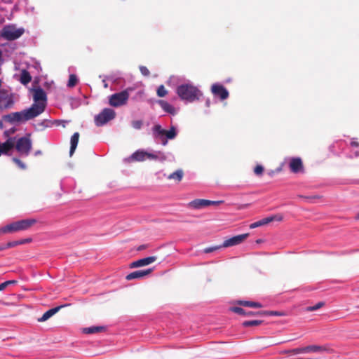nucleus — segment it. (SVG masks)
Masks as SVG:
<instances>
[{
    "label": "nucleus",
    "mask_w": 359,
    "mask_h": 359,
    "mask_svg": "<svg viewBox=\"0 0 359 359\" xmlns=\"http://www.w3.org/2000/svg\"><path fill=\"white\" fill-rule=\"evenodd\" d=\"M106 330H107V328L104 326H92V327L83 328V332L85 334H91L105 332Z\"/></svg>",
    "instance_id": "nucleus-22"
},
{
    "label": "nucleus",
    "mask_w": 359,
    "mask_h": 359,
    "mask_svg": "<svg viewBox=\"0 0 359 359\" xmlns=\"http://www.w3.org/2000/svg\"><path fill=\"white\" fill-rule=\"evenodd\" d=\"M13 161L22 170L26 169V165L20 159L13 158Z\"/></svg>",
    "instance_id": "nucleus-36"
},
{
    "label": "nucleus",
    "mask_w": 359,
    "mask_h": 359,
    "mask_svg": "<svg viewBox=\"0 0 359 359\" xmlns=\"http://www.w3.org/2000/svg\"><path fill=\"white\" fill-rule=\"evenodd\" d=\"M4 250H5L4 244L0 245V251Z\"/></svg>",
    "instance_id": "nucleus-51"
},
{
    "label": "nucleus",
    "mask_w": 359,
    "mask_h": 359,
    "mask_svg": "<svg viewBox=\"0 0 359 359\" xmlns=\"http://www.w3.org/2000/svg\"><path fill=\"white\" fill-rule=\"evenodd\" d=\"M3 121H4L3 120V118L1 120H0V129H3L4 128V123H3Z\"/></svg>",
    "instance_id": "nucleus-49"
},
{
    "label": "nucleus",
    "mask_w": 359,
    "mask_h": 359,
    "mask_svg": "<svg viewBox=\"0 0 359 359\" xmlns=\"http://www.w3.org/2000/svg\"><path fill=\"white\" fill-rule=\"evenodd\" d=\"M264 172V167L261 165H257L254 168V172L256 175L260 176L263 174Z\"/></svg>",
    "instance_id": "nucleus-37"
},
{
    "label": "nucleus",
    "mask_w": 359,
    "mask_h": 359,
    "mask_svg": "<svg viewBox=\"0 0 359 359\" xmlns=\"http://www.w3.org/2000/svg\"><path fill=\"white\" fill-rule=\"evenodd\" d=\"M39 116V113L34 107L24 109L21 111L12 112L11 114L4 115L2 118L4 121L14 123L15 122H22L32 119Z\"/></svg>",
    "instance_id": "nucleus-1"
},
{
    "label": "nucleus",
    "mask_w": 359,
    "mask_h": 359,
    "mask_svg": "<svg viewBox=\"0 0 359 359\" xmlns=\"http://www.w3.org/2000/svg\"><path fill=\"white\" fill-rule=\"evenodd\" d=\"M60 122V121H56V123L57 125H59V123Z\"/></svg>",
    "instance_id": "nucleus-55"
},
{
    "label": "nucleus",
    "mask_w": 359,
    "mask_h": 359,
    "mask_svg": "<svg viewBox=\"0 0 359 359\" xmlns=\"http://www.w3.org/2000/svg\"><path fill=\"white\" fill-rule=\"evenodd\" d=\"M298 197L301 198L309 199V200L316 199V198H320V196H317V195H314V196H302V195H299Z\"/></svg>",
    "instance_id": "nucleus-43"
},
{
    "label": "nucleus",
    "mask_w": 359,
    "mask_h": 359,
    "mask_svg": "<svg viewBox=\"0 0 359 359\" xmlns=\"http://www.w3.org/2000/svg\"><path fill=\"white\" fill-rule=\"evenodd\" d=\"M221 248H222V245L206 248L204 249V252L205 253H210L217 250L220 249Z\"/></svg>",
    "instance_id": "nucleus-40"
},
{
    "label": "nucleus",
    "mask_w": 359,
    "mask_h": 359,
    "mask_svg": "<svg viewBox=\"0 0 359 359\" xmlns=\"http://www.w3.org/2000/svg\"><path fill=\"white\" fill-rule=\"evenodd\" d=\"M0 231L4 232L5 233H8L17 232V231H19V230H18L17 224L15 222L11 223V224L1 228Z\"/></svg>",
    "instance_id": "nucleus-23"
},
{
    "label": "nucleus",
    "mask_w": 359,
    "mask_h": 359,
    "mask_svg": "<svg viewBox=\"0 0 359 359\" xmlns=\"http://www.w3.org/2000/svg\"><path fill=\"white\" fill-rule=\"evenodd\" d=\"M31 80L32 76H30L29 73L26 70H23L20 75V82L22 84L26 85L29 83L31 81Z\"/></svg>",
    "instance_id": "nucleus-28"
},
{
    "label": "nucleus",
    "mask_w": 359,
    "mask_h": 359,
    "mask_svg": "<svg viewBox=\"0 0 359 359\" xmlns=\"http://www.w3.org/2000/svg\"><path fill=\"white\" fill-rule=\"evenodd\" d=\"M324 305H325V302H320L314 306L306 307L305 310H306V311H316V310L322 308L323 306H324Z\"/></svg>",
    "instance_id": "nucleus-32"
},
{
    "label": "nucleus",
    "mask_w": 359,
    "mask_h": 359,
    "mask_svg": "<svg viewBox=\"0 0 359 359\" xmlns=\"http://www.w3.org/2000/svg\"><path fill=\"white\" fill-rule=\"evenodd\" d=\"M143 125V122L141 120H135L132 121V126L135 129H140Z\"/></svg>",
    "instance_id": "nucleus-38"
},
{
    "label": "nucleus",
    "mask_w": 359,
    "mask_h": 359,
    "mask_svg": "<svg viewBox=\"0 0 359 359\" xmlns=\"http://www.w3.org/2000/svg\"><path fill=\"white\" fill-rule=\"evenodd\" d=\"M356 218H357L358 219H359V212L358 213V215H357V216H356Z\"/></svg>",
    "instance_id": "nucleus-54"
},
{
    "label": "nucleus",
    "mask_w": 359,
    "mask_h": 359,
    "mask_svg": "<svg viewBox=\"0 0 359 359\" xmlns=\"http://www.w3.org/2000/svg\"><path fill=\"white\" fill-rule=\"evenodd\" d=\"M283 219V217L282 215H273V216H271V217H266V218H263L257 222H255L254 223H252L250 225V229H255V228H257V227H259V226H264V225H266L271 222H273V221H278V222H280L282 221Z\"/></svg>",
    "instance_id": "nucleus-13"
},
{
    "label": "nucleus",
    "mask_w": 359,
    "mask_h": 359,
    "mask_svg": "<svg viewBox=\"0 0 359 359\" xmlns=\"http://www.w3.org/2000/svg\"><path fill=\"white\" fill-rule=\"evenodd\" d=\"M183 175H184V172H183L182 170L180 169V170H177L175 171L174 172L170 174L168 176V179L173 180L177 182H180L182 180Z\"/></svg>",
    "instance_id": "nucleus-25"
},
{
    "label": "nucleus",
    "mask_w": 359,
    "mask_h": 359,
    "mask_svg": "<svg viewBox=\"0 0 359 359\" xmlns=\"http://www.w3.org/2000/svg\"><path fill=\"white\" fill-rule=\"evenodd\" d=\"M129 98V93L127 90L114 93L109 97V104L112 107H120L126 104Z\"/></svg>",
    "instance_id": "nucleus-7"
},
{
    "label": "nucleus",
    "mask_w": 359,
    "mask_h": 359,
    "mask_svg": "<svg viewBox=\"0 0 359 359\" xmlns=\"http://www.w3.org/2000/svg\"><path fill=\"white\" fill-rule=\"evenodd\" d=\"M153 132L156 136H164L165 130L160 125H155L153 128Z\"/></svg>",
    "instance_id": "nucleus-31"
},
{
    "label": "nucleus",
    "mask_w": 359,
    "mask_h": 359,
    "mask_svg": "<svg viewBox=\"0 0 359 359\" xmlns=\"http://www.w3.org/2000/svg\"><path fill=\"white\" fill-rule=\"evenodd\" d=\"M15 222L20 231L29 229L30 227H32L37 222V220L33 218H30L19 220Z\"/></svg>",
    "instance_id": "nucleus-17"
},
{
    "label": "nucleus",
    "mask_w": 359,
    "mask_h": 359,
    "mask_svg": "<svg viewBox=\"0 0 359 359\" xmlns=\"http://www.w3.org/2000/svg\"><path fill=\"white\" fill-rule=\"evenodd\" d=\"M116 113L112 109L105 108L95 117V123L97 126H102L114 119Z\"/></svg>",
    "instance_id": "nucleus-6"
},
{
    "label": "nucleus",
    "mask_w": 359,
    "mask_h": 359,
    "mask_svg": "<svg viewBox=\"0 0 359 359\" xmlns=\"http://www.w3.org/2000/svg\"><path fill=\"white\" fill-rule=\"evenodd\" d=\"M177 94L183 100L192 102L199 100L201 96V91L194 86L191 84H182L177 87Z\"/></svg>",
    "instance_id": "nucleus-2"
},
{
    "label": "nucleus",
    "mask_w": 359,
    "mask_h": 359,
    "mask_svg": "<svg viewBox=\"0 0 359 359\" xmlns=\"http://www.w3.org/2000/svg\"><path fill=\"white\" fill-rule=\"evenodd\" d=\"M248 236L249 233H243L227 238L223 242L222 247L229 248L237 245L243 243Z\"/></svg>",
    "instance_id": "nucleus-11"
},
{
    "label": "nucleus",
    "mask_w": 359,
    "mask_h": 359,
    "mask_svg": "<svg viewBox=\"0 0 359 359\" xmlns=\"http://www.w3.org/2000/svg\"><path fill=\"white\" fill-rule=\"evenodd\" d=\"M62 306H57L46 311L41 318H38V322L46 321L50 317L57 313Z\"/></svg>",
    "instance_id": "nucleus-20"
},
{
    "label": "nucleus",
    "mask_w": 359,
    "mask_h": 359,
    "mask_svg": "<svg viewBox=\"0 0 359 359\" xmlns=\"http://www.w3.org/2000/svg\"><path fill=\"white\" fill-rule=\"evenodd\" d=\"M152 271L151 269H147V270H139L133 271L129 274H128L126 277V279L127 280H131L133 279H140L143 277L150 274Z\"/></svg>",
    "instance_id": "nucleus-18"
},
{
    "label": "nucleus",
    "mask_w": 359,
    "mask_h": 359,
    "mask_svg": "<svg viewBox=\"0 0 359 359\" xmlns=\"http://www.w3.org/2000/svg\"><path fill=\"white\" fill-rule=\"evenodd\" d=\"M290 170L294 173H297L303 170V163L300 158H292L289 163Z\"/></svg>",
    "instance_id": "nucleus-16"
},
{
    "label": "nucleus",
    "mask_w": 359,
    "mask_h": 359,
    "mask_svg": "<svg viewBox=\"0 0 359 359\" xmlns=\"http://www.w3.org/2000/svg\"><path fill=\"white\" fill-rule=\"evenodd\" d=\"M20 241H10L7 243L6 244H4L5 250L7 248H14L17 245H21Z\"/></svg>",
    "instance_id": "nucleus-35"
},
{
    "label": "nucleus",
    "mask_w": 359,
    "mask_h": 359,
    "mask_svg": "<svg viewBox=\"0 0 359 359\" xmlns=\"http://www.w3.org/2000/svg\"><path fill=\"white\" fill-rule=\"evenodd\" d=\"M14 104L13 95L8 90H0V110L11 109Z\"/></svg>",
    "instance_id": "nucleus-8"
},
{
    "label": "nucleus",
    "mask_w": 359,
    "mask_h": 359,
    "mask_svg": "<svg viewBox=\"0 0 359 359\" xmlns=\"http://www.w3.org/2000/svg\"><path fill=\"white\" fill-rule=\"evenodd\" d=\"M268 313H270V311H257V312H255V316H269Z\"/></svg>",
    "instance_id": "nucleus-44"
},
{
    "label": "nucleus",
    "mask_w": 359,
    "mask_h": 359,
    "mask_svg": "<svg viewBox=\"0 0 359 359\" xmlns=\"http://www.w3.org/2000/svg\"><path fill=\"white\" fill-rule=\"evenodd\" d=\"M15 138L9 137L5 142H0V156L1 155H9L10 152L14 149Z\"/></svg>",
    "instance_id": "nucleus-14"
},
{
    "label": "nucleus",
    "mask_w": 359,
    "mask_h": 359,
    "mask_svg": "<svg viewBox=\"0 0 359 359\" xmlns=\"http://www.w3.org/2000/svg\"><path fill=\"white\" fill-rule=\"evenodd\" d=\"M262 323H263L262 320H252L244 321L242 323V325L243 327L258 326V325H260Z\"/></svg>",
    "instance_id": "nucleus-29"
},
{
    "label": "nucleus",
    "mask_w": 359,
    "mask_h": 359,
    "mask_svg": "<svg viewBox=\"0 0 359 359\" xmlns=\"http://www.w3.org/2000/svg\"><path fill=\"white\" fill-rule=\"evenodd\" d=\"M352 144L354 145V146H358V144L356 143V142H353Z\"/></svg>",
    "instance_id": "nucleus-53"
},
{
    "label": "nucleus",
    "mask_w": 359,
    "mask_h": 359,
    "mask_svg": "<svg viewBox=\"0 0 359 359\" xmlns=\"http://www.w3.org/2000/svg\"><path fill=\"white\" fill-rule=\"evenodd\" d=\"M157 95L160 97H165L168 94V91L163 85H161L157 89Z\"/></svg>",
    "instance_id": "nucleus-33"
},
{
    "label": "nucleus",
    "mask_w": 359,
    "mask_h": 359,
    "mask_svg": "<svg viewBox=\"0 0 359 359\" xmlns=\"http://www.w3.org/2000/svg\"><path fill=\"white\" fill-rule=\"evenodd\" d=\"M230 311H231L232 312H234L236 313H238L239 315H243V316H255V312L246 311L241 307H238V306H234V307L230 308Z\"/></svg>",
    "instance_id": "nucleus-24"
},
{
    "label": "nucleus",
    "mask_w": 359,
    "mask_h": 359,
    "mask_svg": "<svg viewBox=\"0 0 359 359\" xmlns=\"http://www.w3.org/2000/svg\"><path fill=\"white\" fill-rule=\"evenodd\" d=\"M210 202H211L210 205H219V204L223 203L224 201H210Z\"/></svg>",
    "instance_id": "nucleus-46"
},
{
    "label": "nucleus",
    "mask_w": 359,
    "mask_h": 359,
    "mask_svg": "<svg viewBox=\"0 0 359 359\" xmlns=\"http://www.w3.org/2000/svg\"><path fill=\"white\" fill-rule=\"evenodd\" d=\"M145 248H146V246H145L144 245H140V246L137 248V250H142L145 249Z\"/></svg>",
    "instance_id": "nucleus-50"
},
{
    "label": "nucleus",
    "mask_w": 359,
    "mask_h": 359,
    "mask_svg": "<svg viewBox=\"0 0 359 359\" xmlns=\"http://www.w3.org/2000/svg\"><path fill=\"white\" fill-rule=\"evenodd\" d=\"M20 244L21 245H23V244H25V243H29L30 242H32V238H25V239H22V240H20Z\"/></svg>",
    "instance_id": "nucleus-45"
},
{
    "label": "nucleus",
    "mask_w": 359,
    "mask_h": 359,
    "mask_svg": "<svg viewBox=\"0 0 359 359\" xmlns=\"http://www.w3.org/2000/svg\"><path fill=\"white\" fill-rule=\"evenodd\" d=\"M24 32L22 28H16L15 25H7L2 29L1 36L6 40L13 41L20 38Z\"/></svg>",
    "instance_id": "nucleus-5"
},
{
    "label": "nucleus",
    "mask_w": 359,
    "mask_h": 359,
    "mask_svg": "<svg viewBox=\"0 0 359 359\" xmlns=\"http://www.w3.org/2000/svg\"><path fill=\"white\" fill-rule=\"evenodd\" d=\"M140 71L142 73V74L144 76H149L150 74L149 70L147 69L145 66H140Z\"/></svg>",
    "instance_id": "nucleus-39"
},
{
    "label": "nucleus",
    "mask_w": 359,
    "mask_h": 359,
    "mask_svg": "<svg viewBox=\"0 0 359 359\" xmlns=\"http://www.w3.org/2000/svg\"><path fill=\"white\" fill-rule=\"evenodd\" d=\"M269 316H283L285 313L283 312L280 311H271L270 313H268Z\"/></svg>",
    "instance_id": "nucleus-42"
},
{
    "label": "nucleus",
    "mask_w": 359,
    "mask_h": 359,
    "mask_svg": "<svg viewBox=\"0 0 359 359\" xmlns=\"http://www.w3.org/2000/svg\"><path fill=\"white\" fill-rule=\"evenodd\" d=\"M327 351V348L325 346H317V345H311L304 348H297L292 350L287 351L286 353H291L293 354H298L301 353H308V352H323Z\"/></svg>",
    "instance_id": "nucleus-10"
},
{
    "label": "nucleus",
    "mask_w": 359,
    "mask_h": 359,
    "mask_svg": "<svg viewBox=\"0 0 359 359\" xmlns=\"http://www.w3.org/2000/svg\"><path fill=\"white\" fill-rule=\"evenodd\" d=\"M212 93L217 97H219L222 100L228 98L229 93L226 88L219 83H214L211 86Z\"/></svg>",
    "instance_id": "nucleus-12"
},
{
    "label": "nucleus",
    "mask_w": 359,
    "mask_h": 359,
    "mask_svg": "<svg viewBox=\"0 0 359 359\" xmlns=\"http://www.w3.org/2000/svg\"><path fill=\"white\" fill-rule=\"evenodd\" d=\"M164 136H165L168 139H173L176 136V130L175 128L172 126L169 130H165Z\"/></svg>",
    "instance_id": "nucleus-30"
},
{
    "label": "nucleus",
    "mask_w": 359,
    "mask_h": 359,
    "mask_svg": "<svg viewBox=\"0 0 359 359\" xmlns=\"http://www.w3.org/2000/svg\"><path fill=\"white\" fill-rule=\"evenodd\" d=\"M33 99L34 103L31 107H34L40 115L45 111L47 104V96L45 91L41 88L34 89Z\"/></svg>",
    "instance_id": "nucleus-3"
},
{
    "label": "nucleus",
    "mask_w": 359,
    "mask_h": 359,
    "mask_svg": "<svg viewBox=\"0 0 359 359\" xmlns=\"http://www.w3.org/2000/svg\"><path fill=\"white\" fill-rule=\"evenodd\" d=\"M79 136H80L79 133L78 132H76L73 134V135L71 137V141H70L71 146H70V150H69L70 156H72L73 155V154L74 153V151L76 149V147H77V144L79 142Z\"/></svg>",
    "instance_id": "nucleus-21"
},
{
    "label": "nucleus",
    "mask_w": 359,
    "mask_h": 359,
    "mask_svg": "<svg viewBox=\"0 0 359 359\" xmlns=\"http://www.w3.org/2000/svg\"><path fill=\"white\" fill-rule=\"evenodd\" d=\"M161 108L166 112L173 114L175 113V108L170 104L168 102L164 100H160L158 102Z\"/></svg>",
    "instance_id": "nucleus-27"
},
{
    "label": "nucleus",
    "mask_w": 359,
    "mask_h": 359,
    "mask_svg": "<svg viewBox=\"0 0 359 359\" xmlns=\"http://www.w3.org/2000/svg\"><path fill=\"white\" fill-rule=\"evenodd\" d=\"M16 283H17V281L14 280L6 281V283H7V286L12 285V284H15Z\"/></svg>",
    "instance_id": "nucleus-48"
},
{
    "label": "nucleus",
    "mask_w": 359,
    "mask_h": 359,
    "mask_svg": "<svg viewBox=\"0 0 359 359\" xmlns=\"http://www.w3.org/2000/svg\"><path fill=\"white\" fill-rule=\"evenodd\" d=\"M41 152V151H37L36 153H35V155H38V154H40Z\"/></svg>",
    "instance_id": "nucleus-52"
},
{
    "label": "nucleus",
    "mask_w": 359,
    "mask_h": 359,
    "mask_svg": "<svg viewBox=\"0 0 359 359\" xmlns=\"http://www.w3.org/2000/svg\"><path fill=\"white\" fill-rule=\"evenodd\" d=\"M77 78L76 76L74 74H71L69 78L68 81V86L69 87H74L76 86L77 83Z\"/></svg>",
    "instance_id": "nucleus-34"
},
{
    "label": "nucleus",
    "mask_w": 359,
    "mask_h": 359,
    "mask_svg": "<svg viewBox=\"0 0 359 359\" xmlns=\"http://www.w3.org/2000/svg\"><path fill=\"white\" fill-rule=\"evenodd\" d=\"M211 202L207 199H195L189 203V206L194 209H201L210 205Z\"/></svg>",
    "instance_id": "nucleus-19"
},
{
    "label": "nucleus",
    "mask_w": 359,
    "mask_h": 359,
    "mask_svg": "<svg viewBox=\"0 0 359 359\" xmlns=\"http://www.w3.org/2000/svg\"><path fill=\"white\" fill-rule=\"evenodd\" d=\"M7 287V283L6 282H4L0 284V291L4 290Z\"/></svg>",
    "instance_id": "nucleus-47"
},
{
    "label": "nucleus",
    "mask_w": 359,
    "mask_h": 359,
    "mask_svg": "<svg viewBox=\"0 0 359 359\" xmlns=\"http://www.w3.org/2000/svg\"><path fill=\"white\" fill-rule=\"evenodd\" d=\"M238 304L243 306H247V307H253V308H262V305L256 302H252V301H238L237 302Z\"/></svg>",
    "instance_id": "nucleus-26"
},
{
    "label": "nucleus",
    "mask_w": 359,
    "mask_h": 359,
    "mask_svg": "<svg viewBox=\"0 0 359 359\" xmlns=\"http://www.w3.org/2000/svg\"><path fill=\"white\" fill-rule=\"evenodd\" d=\"M14 148L20 155L27 156L32 149L30 134H27L25 136L18 138L16 142L15 141Z\"/></svg>",
    "instance_id": "nucleus-4"
},
{
    "label": "nucleus",
    "mask_w": 359,
    "mask_h": 359,
    "mask_svg": "<svg viewBox=\"0 0 359 359\" xmlns=\"http://www.w3.org/2000/svg\"><path fill=\"white\" fill-rule=\"evenodd\" d=\"M156 159L157 156L153 154L142 150H137L127 158L128 162L144 161L146 159Z\"/></svg>",
    "instance_id": "nucleus-9"
},
{
    "label": "nucleus",
    "mask_w": 359,
    "mask_h": 359,
    "mask_svg": "<svg viewBox=\"0 0 359 359\" xmlns=\"http://www.w3.org/2000/svg\"><path fill=\"white\" fill-rule=\"evenodd\" d=\"M16 131L15 128H12L9 130H6L4 133V135L6 137L9 138L11 135H13Z\"/></svg>",
    "instance_id": "nucleus-41"
},
{
    "label": "nucleus",
    "mask_w": 359,
    "mask_h": 359,
    "mask_svg": "<svg viewBox=\"0 0 359 359\" xmlns=\"http://www.w3.org/2000/svg\"><path fill=\"white\" fill-rule=\"evenodd\" d=\"M156 259L157 257L156 256H151L143 259H140L130 263V268H137L147 266L154 262Z\"/></svg>",
    "instance_id": "nucleus-15"
}]
</instances>
